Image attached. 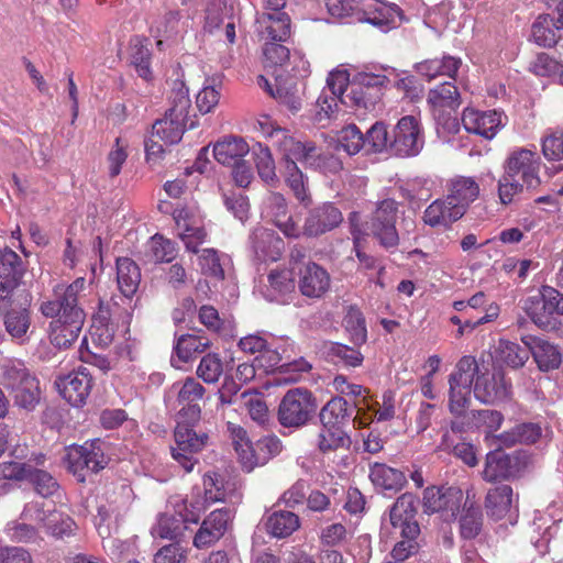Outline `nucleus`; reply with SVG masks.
I'll return each instance as SVG.
<instances>
[{"instance_id": "f257e3e1", "label": "nucleus", "mask_w": 563, "mask_h": 563, "mask_svg": "<svg viewBox=\"0 0 563 563\" xmlns=\"http://www.w3.org/2000/svg\"><path fill=\"white\" fill-rule=\"evenodd\" d=\"M479 366L473 356H463L449 377V408L455 416L466 413L471 401L472 385L474 395L484 404L503 401L509 396L510 385L500 371L479 374Z\"/></svg>"}, {"instance_id": "f03ea898", "label": "nucleus", "mask_w": 563, "mask_h": 563, "mask_svg": "<svg viewBox=\"0 0 563 563\" xmlns=\"http://www.w3.org/2000/svg\"><path fill=\"white\" fill-rule=\"evenodd\" d=\"M85 286L86 279L79 277L66 287L62 295L56 290V300H46L40 306L41 313L53 319L48 327V338L57 349L71 345L82 329L85 312L78 307V296Z\"/></svg>"}, {"instance_id": "7ed1b4c3", "label": "nucleus", "mask_w": 563, "mask_h": 563, "mask_svg": "<svg viewBox=\"0 0 563 563\" xmlns=\"http://www.w3.org/2000/svg\"><path fill=\"white\" fill-rule=\"evenodd\" d=\"M173 506L175 514H161L152 527L151 533L154 538L176 539L181 534L183 525L198 522L200 514L205 510L200 500L175 499Z\"/></svg>"}, {"instance_id": "20e7f679", "label": "nucleus", "mask_w": 563, "mask_h": 563, "mask_svg": "<svg viewBox=\"0 0 563 563\" xmlns=\"http://www.w3.org/2000/svg\"><path fill=\"white\" fill-rule=\"evenodd\" d=\"M25 520L35 521L38 528L55 538L69 537L75 533L76 522L66 514H63L54 505L42 501H30L22 510Z\"/></svg>"}, {"instance_id": "39448f33", "label": "nucleus", "mask_w": 563, "mask_h": 563, "mask_svg": "<svg viewBox=\"0 0 563 563\" xmlns=\"http://www.w3.org/2000/svg\"><path fill=\"white\" fill-rule=\"evenodd\" d=\"M188 418H177L175 428V445L172 446L173 459L189 473L194 470L197 459L195 454L200 452L208 442V435L203 432L198 433Z\"/></svg>"}, {"instance_id": "423d86ee", "label": "nucleus", "mask_w": 563, "mask_h": 563, "mask_svg": "<svg viewBox=\"0 0 563 563\" xmlns=\"http://www.w3.org/2000/svg\"><path fill=\"white\" fill-rule=\"evenodd\" d=\"M523 310L538 328H554L555 316H563V295L553 287L543 286L525 300Z\"/></svg>"}, {"instance_id": "0eeeda50", "label": "nucleus", "mask_w": 563, "mask_h": 563, "mask_svg": "<svg viewBox=\"0 0 563 563\" xmlns=\"http://www.w3.org/2000/svg\"><path fill=\"white\" fill-rule=\"evenodd\" d=\"M31 298L24 292L0 294V316L7 332L15 340L23 341L31 325Z\"/></svg>"}, {"instance_id": "6e6552de", "label": "nucleus", "mask_w": 563, "mask_h": 563, "mask_svg": "<svg viewBox=\"0 0 563 563\" xmlns=\"http://www.w3.org/2000/svg\"><path fill=\"white\" fill-rule=\"evenodd\" d=\"M354 19L368 23L386 33L398 26L402 20V11L395 3H383L377 0H354Z\"/></svg>"}, {"instance_id": "1a4fd4ad", "label": "nucleus", "mask_w": 563, "mask_h": 563, "mask_svg": "<svg viewBox=\"0 0 563 563\" xmlns=\"http://www.w3.org/2000/svg\"><path fill=\"white\" fill-rule=\"evenodd\" d=\"M397 217L398 202L387 198L377 203L371 221L366 223L367 229L386 250L396 249L399 244Z\"/></svg>"}, {"instance_id": "9d476101", "label": "nucleus", "mask_w": 563, "mask_h": 563, "mask_svg": "<svg viewBox=\"0 0 563 563\" xmlns=\"http://www.w3.org/2000/svg\"><path fill=\"white\" fill-rule=\"evenodd\" d=\"M317 408L312 394L305 388L286 393L278 408V420L284 427L303 426Z\"/></svg>"}, {"instance_id": "9b49d317", "label": "nucleus", "mask_w": 563, "mask_h": 563, "mask_svg": "<svg viewBox=\"0 0 563 563\" xmlns=\"http://www.w3.org/2000/svg\"><path fill=\"white\" fill-rule=\"evenodd\" d=\"M463 501L464 494L459 487L430 486L423 490L422 508L428 515L439 514L444 521H452Z\"/></svg>"}, {"instance_id": "f8f14e48", "label": "nucleus", "mask_w": 563, "mask_h": 563, "mask_svg": "<svg viewBox=\"0 0 563 563\" xmlns=\"http://www.w3.org/2000/svg\"><path fill=\"white\" fill-rule=\"evenodd\" d=\"M540 157L538 153L529 148L514 150L505 164V174L526 184V189H536L541 180L539 177Z\"/></svg>"}, {"instance_id": "ddd939ff", "label": "nucleus", "mask_w": 563, "mask_h": 563, "mask_svg": "<svg viewBox=\"0 0 563 563\" xmlns=\"http://www.w3.org/2000/svg\"><path fill=\"white\" fill-rule=\"evenodd\" d=\"M205 387L192 377L186 378L184 382L175 383L168 395L167 399L176 395V408H178L177 418H188L191 422H198L200 419L201 409L198 405L205 395Z\"/></svg>"}, {"instance_id": "4468645a", "label": "nucleus", "mask_w": 563, "mask_h": 563, "mask_svg": "<svg viewBox=\"0 0 563 563\" xmlns=\"http://www.w3.org/2000/svg\"><path fill=\"white\" fill-rule=\"evenodd\" d=\"M423 146V135L419 121L412 115L401 118L394 129L390 151L401 157L416 156Z\"/></svg>"}, {"instance_id": "2eb2a0df", "label": "nucleus", "mask_w": 563, "mask_h": 563, "mask_svg": "<svg viewBox=\"0 0 563 563\" xmlns=\"http://www.w3.org/2000/svg\"><path fill=\"white\" fill-rule=\"evenodd\" d=\"M177 235L186 250L198 253V246L206 242L207 232L200 214L191 208L181 207L173 211Z\"/></svg>"}, {"instance_id": "dca6fc26", "label": "nucleus", "mask_w": 563, "mask_h": 563, "mask_svg": "<svg viewBox=\"0 0 563 563\" xmlns=\"http://www.w3.org/2000/svg\"><path fill=\"white\" fill-rule=\"evenodd\" d=\"M239 347L249 354H256L254 362L265 372L274 369L282 361L280 353L272 335L255 333L240 339Z\"/></svg>"}, {"instance_id": "f3484780", "label": "nucleus", "mask_w": 563, "mask_h": 563, "mask_svg": "<svg viewBox=\"0 0 563 563\" xmlns=\"http://www.w3.org/2000/svg\"><path fill=\"white\" fill-rule=\"evenodd\" d=\"M55 386L59 395L70 405L82 406L91 390V373L86 366H79L67 375L58 376Z\"/></svg>"}, {"instance_id": "a211bd4d", "label": "nucleus", "mask_w": 563, "mask_h": 563, "mask_svg": "<svg viewBox=\"0 0 563 563\" xmlns=\"http://www.w3.org/2000/svg\"><path fill=\"white\" fill-rule=\"evenodd\" d=\"M505 119L506 117L496 110L479 111L466 108L462 114V124L468 133L490 140L505 125Z\"/></svg>"}, {"instance_id": "6ab92c4d", "label": "nucleus", "mask_w": 563, "mask_h": 563, "mask_svg": "<svg viewBox=\"0 0 563 563\" xmlns=\"http://www.w3.org/2000/svg\"><path fill=\"white\" fill-rule=\"evenodd\" d=\"M367 390L361 386L354 384V424L357 422L361 427H365L372 421V413L368 410H373L378 421H387L395 416V398L391 391H387L383 396V406L378 410H374L369 404L366 395Z\"/></svg>"}, {"instance_id": "aec40b11", "label": "nucleus", "mask_w": 563, "mask_h": 563, "mask_svg": "<svg viewBox=\"0 0 563 563\" xmlns=\"http://www.w3.org/2000/svg\"><path fill=\"white\" fill-rule=\"evenodd\" d=\"M416 497L410 493H405L390 508V523L394 528L399 529L401 537L418 538L420 527L416 520Z\"/></svg>"}, {"instance_id": "412c9836", "label": "nucleus", "mask_w": 563, "mask_h": 563, "mask_svg": "<svg viewBox=\"0 0 563 563\" xmlns=\"http://www.w3.org/2000/svg\"><path fill=\"white\" fill-rule=\"evenodd\" d=\"M275 84L272 85L264 76H258L257 82L280 104H284L292 113L298 112L302 106V90L297 80H287L283 74H277Z\"/></svg>"}, {"instance_id": "4be33fe9", "label": "nucleus", "mask_w": 563, "mask_h": 563, "mask_svg": "<svg viewBox=\"0 0 563 563\" xmlns=\"http://www.w3.org/2000/svg\"><path fill=\"white\" fill-rule=\"evenodd\" d=\"M517 499L509 485H498L487 492L485 508L487 515L495 520L508 519L511 525L516 522Z\"/></svg>"}, {"instance_id": "5701e85b", "label": "nucleus", "mask_w": 563, "mask_h": 563, "mask_svg": "<svg viewBox=\"0 0 563 563\" xmlns=\"http://www.w3.org/2000/svg\"><path fill=\"white\" fill-rule=\"evenodd\" d=\"M280 153L284 155L286 163L292 161L297 164L299 162L306 167L314 169L323 168L327 161V155L314 142L297 141L291 135Z\"/></svg>"}, {"instance_id": "b1692460", "label": "nucleus", "mask_w": 563, "mask_h": 563, "mask_svg": "<svg viewBox=\"0 0 563 563\" xmlns=\"http://www.w3.org/2000/svg\"><path fill=\"white\" fill-rule=\"evenodd\" d=\"M262 217L273 222L287 238L300 235V229L288 213L286 200L280 194H269L264 201Z\"/></svg>"}, {"instance_id": "393cba45", "label": "nucleus", "mask_w": 563, "mask_h": 563, "mask_svg": "<svg viewBox=\"0 0 563 563\" xmlns=\"http://www.w3.org/2000/svg\"><path fill=\"white\" fill-rule=\"evenodd\" d=\"M298 288L305 297L321 298L330 288V275L313 262L302 263L298 268Z\"/></svg>"}, {"instance_id": "a878e982", "label": "nucleus", "mask_w": 563, "mask_h": 563, "mask_svg": "<svg viewBox=\"0 0 563 563\" xmlns=\"http://www.w3.org/2000/svg\"><path fill=\"white\" fill-rule=\"evenodd\" d=\"M520 471L519 457L496 449L486 455L482 476L486 482H496L516 477Z\"/></svg>"}, {"instance_id": "bb28decb", "label": "nucleus", "mask_w": 563, "mask_h": 563, "mask_svg": "<svg viewBox=\"0 0 563 563\" xmlns=\"http://www.w3.org/2000/svg\"><path fill=\"white\" fill-rule=\"evenodd\" d=\"M521 342L529 349L540 371L555 369L561 364V352L553 343L534 335H523Z\"/></svg>"}, {"instance_id": "cd10ccee", "label": "nucleus", "mask_w": 563, "mask_h": 563, "mask_svg": "<svg viewBox=\"0 0 563 563\" xmlns=\"http://www.w3.org/2000/svg\"><path fill=\"white\" fill-rule=\"evenodd\" d=\"M228 431L242 466L251 472L254 467L265 464V456H260L257 445H253L246 431L232 422H228Z\"/></svg>"}, {"instance_id": "c85d7f7f", "label": "nucleus", "mask_w": 563, "mask_h": 563, "mask_svg": "<svg viewBox=\"0 0 563 563\" xmlns=\"http://www.w3.org/2000/svg\"><path fill=\"white\" fill-rule=\"evenodd\" d=\"M266 280L261 291L269 301L286 302L296 287L294 274L287 268L271 271Z\"/></svg>"}, {"instance_id": "c756f323", "label": "nucleus", "mask_w": 563, "mask_h": 563, "mask_svg": "<svg viewBox=\"0 0 563 563\" xmlns=\"http://www.w3.org/2000/svg\"><path fill=\"white\" fill-rule=\"evenodd\" d=\"M252 247L258 260L276 262L285 250V243L274 231L265 228H257L253 231Z\"/></svg>"}, {"instance_id": "7c9ffc66", "label": "nucleus", "mask_w": 563, "mask_h": 563, "mask_svg": "<svg viewBox=\"0 0 563 563\" xmlns=\"http://www.w3.org/2000/svg\"><path fill=\"white\" fill-rule=\"evenodd\" d=\"M341 211L332 205H323L313 209L306 219L303 232L317 236L332 230L342 222Z\"/></svg>"}, {"instance_id": "2f4dec72", "label": "nucleus", "mask_w": 563, "mask_h": 563, "mask_svg": "<svg viewBox=\"0 0 563 563\" xmlns=\"http://www.w3.org/2000/svg\"><path fill=\"white\" fill-rule=\"evenodd\" d=\"M388 133L384 123L376 122L365 134L354 125V154L364 151L365 154L380 153L389 147Z\"/></svg>"}, {"instance_id": "473e14b6", "label": "nucleus", "mask_w": 563, "mask_h": 563, "mask_svg": "<svg viewBox=\"0 0 563 563\" xmlns=\"http://www.w3.org/2000/svg\"><path fill=\"white\" fill-rule=\"evenodd\" d=\"M479 195V186L472 177H456L451 180L449 187L448 203L455 208H461L464 216L466 209L474 202Z\"/></svg>"}, {"instance_id": "72a5a7b5", "label": "nucleus", "mask_w": 563, "mask_h": 563, "mask_svg": "<svg viewBox=\"0 0 563 563\" xmlns=\"http://www.w3.org/2000/svg\"><path fill=\"white\" fill-rule=\"evenodd\" d=\"M256 22L261 34L269 42H285L290 36V19L284 12L263 13Z\"/></svg>"}, {"instance_id": "f704fd0d", "label": "nucleus", "mask_w": 563, "mask_h": 563, "mask_svg": "<svg viewBox=\"0 0 563 563\" xmlns=\"http://www.w3.org/2000/svg\"><path fill=\"white\" fill-rule=\"evenodd\" d=\"M383 81L384 77L375 74L354 75V104L363 103L365 109L373 108Z\"/></svg>"}, {"instance_id": "c9c22d12", "label": "nucleus", "mask_w": 563, "mask_h": 563, "mask_svg": "<svg viewBox=\"0 0 563 563\" xmlns=\"http://www.w3.org/2000/svg\"><path fill=\"white\" fill-rule=\"evenodd\" d=\"M21 277V262L15 252L0 250V294L15 292L14 288Z\"/></svg>"}, {"instance_id": "e433bc0d", "label": "nucleus", "mask_w": 563, "mask_h": 563, "mask_svg": "<svg viewBox=\"0 0 563 563\" xmlns=\"http://www.w3.org/2000/svg\"><path fill=\"white\" fill-rule=\"evenodd\" d=\"M461 208H455L448 203V198L433 201L423 212V222L431 227H449L451 223L461 219Z\"/></svg>"}, {"instance_id": "4c0bfd02", "label": "nucleus", "mask_w": 563, "mask_h": 563, "mask_svg": "<svg viewBox=\"0 0 563 563\" xmlns=\"http://www.w3.org/2000/svg\"><path fill=\"white\" fill-rule=\"evenodd\" d=\"M250 152L247 143L236 136L225 137L213 146V156L222 165L233 166Z\"/></svg>"}, {"instance_id": "58836bf2", "label": "nucleus", "mask_w": 563, "mask_h": 563, "mask_svg": "<svg viewBox=\"0 0 563 563\" xmlns=\"http://www.w3.org/2000/svg\"><path fill=\"white\" fill-rule=\"evenodd\" d=\"M351 407L343 397H333L320 411L322 427H338L345 430L351 421Z\"/></svg>"}, {"instance_id": "ea45409f", "label": "nucleus", "mask_w": 563, "mask_h": 563, "mask_svg": "<svg viewBox=\"0 0 563 563\" xmlns=\"http://www.w3.org/2000/svg\"><path fill=\"white\" fill-rule=\"evenodd\" d=\"M117 283L124 297L135 295L141 283V271L134 261L129 257L117 260Z\"/></svg>"}, {"instance_id": "a19ab883", "label": "nucleus", "mask_w": 563, "mask_h": 563, "mask_svg": "<svg viewBox=\"0 0 563 563\" xmlns=\"http://www.w3.org/2000/svg\"><path fill=\"white\" fill-rule=\"evenodd\" d=\"M187 121V119L165 113L164 118L156 120L153 124V136H157L164 144H176L181 140Z\"/></svg>"}, {"instance_id": "79ce46f5", "label": "nucleus", "mask_w": 563, "mask_h": 563, "mask_svg": "<svg viewBox=\"0 0 563 563\" xmlns=\"http://www.w3.org/2000/svg\"><path fill=\"white\" fill-rule=\"evenodd\" d=\"M428 102L431 104L435 118L440 120L441 112L445 108L455 110L460 106V93L454 84L443 82L429 91Z\"/></svg>"}, {"instance_id": "37998d69", "label": "nucleus", "mask_w": 563, "mask_h": 563, "mask_svg": "<svg viewBox=\"0 0 563 563\" xmlns=\"http://www.w3.org/2000/svg\"><path fill=\"white\" fill-rule=\"evenodd\" d=\"M209 346V341L194 334L180 335L175 346L176 357H172L173 366L180 368L179 363L189 362L198 353H202Z\"/></svg>"}, {"instance_id": "c03bdc74", "label": "nucleus", "mask_w": 563, "mask_h": 563, "mask_svg": "<svg viewBox=\"0 0 563 563\" xmlns=\"http://www.w3.org/2000/svg\"><path fill=\"white\" fill-rule=\"evenodd\" d=\"M461 60L444 56L443 58H433L421 62L416 65V70L428 80H432L438 76L453 77L460 67Z\"/></svg>"}, {"instance_id": "a18cd8bd", "label": "nucleus", "mask_w": 563, "mask_h": 563, "mask_svg": "<svg viewBox=\"0 0 563 563\" xmlns=\"http://www.w3.org/2000/svg\"><path fill=\"white\" fill-rule=\"evenodd\" d=\"M369 477L375 486L382 487L385 490L397 492L407 483L402 472L379 463H375L372 466Z\"/></svg>"}, {"instance_id": "49530a36", "label": "nucleus", "mask_w": 563, "mask_h": 563, "mask_svg": "<svg viewBox=\"0 0 563 563\" xmlns=\"http://www.w3.org/2000/svg\"><path fill=\"white\" fill-rule=\"evenodd\" d=\"M561 29L562 26L558 23V20L548 14L540 15L532 24L531 36L538 45L552 47L560 38L558 31Z\"/></svg>"}, {"instance_id": "de8ad7c7", "label": "nucleus", "mask_w": 563, "mask_h": 563, "mask_svg": "<svg viewBox=\"0 0 563 563\" xmlns=\"http://www.w3.org/2000/svg\"><path fill=\"white\" fill-rule=\"evenodd\" d=\"M14 404L27 411L33 410L41 399L40 382L35 376L26 377L23 383L12 389Z\"/></svg>"}, {"instance_id": "09e8293b", "label": "nucleus", "mask_w": 563, "mask_h": 563, "mask_svg": "<svg viewBox=\"0 0 563 563\" xmlns=\"http://www.w3.org/2000/svg\"><path fill=\"white\" fill-rule=\"evenodd\" d=\"M300 526L299 518L291 511H276L266 522L267 532L275 538H286L292 534Z\"/></svg>"}, {"instance_id": "8fccbe9b", "label": "nucleus", "mask_w": 563, "mask_h": 563, "mask_svg": "<svg viewBox=\"0 0 563 563\" xmlns=\"http://www.w3.org/2000/svg\"><path fill=\"white\" fill-rule=\"evenodd\" d=\"M282 42H266L263 48L264 66L267 70L272 71L274 78L277 74H283V70L290 60L289 49L280 44Z\"/></svg>"}, {"instance_id": "3c124183", "label": "nucleus", "mask_w": 563, "mask_h": 563, "mask_svg": "<svg viewBox=\"0 0 563 563\" xmlns=\"http://www.w3.org/2000/svg\"><path fill=\"white\" fill-rule=\"evenodd\" d=\"M177 255V247L174 242L161 234L153 235L146 244V256L153 263H169Z\"/></svg>"}, {"instance_id": "603ef678", "label": "nucleus", "mask_w": 563, "mask_h": 563, "mask_svg": "<svg viewBox=\"0 0 563 563\" xmlns=\"http://www.w3.org/2000/svg\"><path fill=\"white\" fill-rule=\"evenodd\" d=\"M463 503L464 508L460 518L461 536L464 539H474L482 530V511L478 506H475L473 503H468V497Z\"/></svg>"}, {"instance_id": "864d4df0", "label": "nucleus", "mask_w": 563, "mask_h": 563, "mask_svg": "<svg viewBox=\"0 0 563 563\" xmlns=\"http://www.w3.org/2000/svg\"><path fill=\"white\" fill-rule=\"evenodd\" d=\"M530 351L525 345L520 346L515 342L499 340L497 345V357L500 362L512 368L522 367L529 360Z\"/></svg>"}, {"instance_id": "5fc2aeb1", "label": "nucleus", "mask_w": 563, "mask_h": 563, "mask_svg": "<svg viewBox=\"0 0 563 563\" xmlns=\"http://www.w3.org/2000/svg\"><path fill=\"white\" fill-rule=\"evenodd\" d=\"M339 102L336 97L322 91L310 110V120L314 124L324 126L339 111Z\"/></svg>"}, {"instance_id": "6e6d98bb", "label": "nucleus", "mask_w": 563, "mask_h": 563, "mask_svg": "<svg viewBox=\"0 0 563 563\" xmlns=\"http://www.w3.org/2000/svg\"><path fill=\"white\" fill-rule=\"evenodd\" d=\"M0 371L2 385L10 389L23 383L26 377L32 376L24 363L16 358L3 360L0 365Z\"/></svg>"}, {"instance_id": "4d7b16f0", "label": "nucleus", "mask_w": 563, "mask_h": 563, "mask_svg": "<svg viewBox=\"0 0 563 563\" xmlns=\"http://www.w3.org/2000/svg\"><path fill=\"white\" fill-rule=\"evenodd\" d=\"M24 521L11 520L4 527V533L7 537L15 543H34L41 539L38 528L27 523L22 516Z\"/></svg>"}, {"instance_id": "13d9d810", "label": "nucleus", "mask_w": 563, "mask_h": 563, "mask_svg": "<svg viewBox=\"0 0 563 563\" xmlns=\"http://www.w3.org/2000/svg\"><path fill=\"white\" fill-rule=\"evenodd\" d=\"M87 454L84 452L82 445H70L66 449L64 461L67 470L77 478L78 482H85L89 470Z\"/></svg>"}, {"instance_id": "bf43d9fd", "label": "nucleus", "mask_w": 563, "mask_h": 563, "mask_svg": "<svg viewBox=\"0 0 563 563\" xmlns=\"http://www.w3.org/2000/svg\"><path fill=\"white\" fill-rule=\"evenodd\" d=\"M349 443L347 432L338 427H323L317 439V445L323 453L347 446Z\"/></svg>"}, {"instance_id": "052dcab7", "label": "nucleus", "mask_w": 563, "mask_h": 563, "mask_svg": "<svg viewBox=\"0 0 563 563\" xmlns=\"http://www.w3.org/2000/svg\"><path fill=\"white\" fill-rule=\"evenodd\" d=\"M89 334L91 341L101 347H107L112 343L114 339V327L108 321L102 310L93 317Z\"/></svg>"}, {"instance_id": "680f3d73", "label": "nucleus", "mask_w": 563, "mask_h": 563, "mask_svg": "<svg viewBox=\"0 0 563 563\" xmlns=\"http://www.w3.org/2000/svg\"><path fill=\"white\" fill-rule=\"evenodd\" d=\"M286 181L301 203L307 205L310 202L307 178L292 161L286 164Z\"/></svg>"}, {"instance_id": "e2e57ef3", "label": "nucleus", "mask_w": 563, "mask_h": 563, "mask_svg": "<svg viewBox=\"0 0 563 563\" xmlns=\"http://www.w3.org/2000/svg\"><path fill=\"white\" fill-rule=\"evenodd\" d=\"M253 156L260 177L267 184L275 181V162L269 148L257 144L253 147Z\"/></svg>"}, {"instance_id": "0e129e2a", "label": "nucleus", "mask_w": 563, "mask_h": 563, "mask_svg": "<svg viewBox=\"0 0 563 563\" xmlns=\"http://www.w3.org/2000/svg\"><path fill=\"white\" fill-rule=\"evenodd\" d=\"M129 142L117 137L106 159L108 175L113 178L120 175L123 164L126 162Z\"/></svg>"}, {"instance_id": "69168bd1", "label": "nucleus", "mask_w": 563, "mask_h": 563, "mask_svg": "<svg viewBox=\"0 0 563 563\" xmlns=\"http://www.w3.org/2000/svg\"><path fill=\"white\" fill-rule=\"evenodd\" d=\"M257 129L279 152H282L286 141L290 137L286 129L276 125L267 115H263L257 120Z\"/></svg>"}, {"instance_id": "338daca9", "label": "nucleus", "mask_w": 563, "mask_h": 563, "mask_svg": "<svg viewBox=\"0 0 563 563\" xmlns=\"http://www.w3.org/2000/svg\"><path fill=\"white\" fill-rule=\"evenodd\" d=\"M27 481L34 486L36 493L43 497L53 496L59 488L57 481L46 471L31 466Z\"/></svg>"}, {"instance_id": "774afa93", "label": "nucleus", "mask_w": 563, "mask_h": 563, "mask_svg": "<svg viewBox=\"0 0 563 563\" xmlns=\"http://www.w3.org/2000/svg\"><path fill=\"white\" fill-rule=\"evenodd\" d=\"M542 154L549 162L563 161V132L549 130L542 139Z\"/></svg>"}]
</instances>
